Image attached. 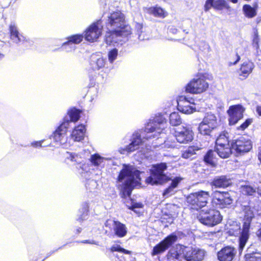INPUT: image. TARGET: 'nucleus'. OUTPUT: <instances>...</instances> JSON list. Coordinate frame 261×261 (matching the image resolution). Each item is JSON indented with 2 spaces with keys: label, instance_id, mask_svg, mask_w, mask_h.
<instances>
[{
  "label": "nucleus",
  "instance_id": "obj_46",
  "mask_svg": "<svg viewBox=\"0 0 261 261\" xmlns=\"http://www.w3.org/2000/svg\"><path fill=\"white\" fill-rule=\"evenodd\" d=\"M251 123L252 120L251 119H247L244 123L238 127V129L243 130L245 129Z\"/></svg>",
  "mask_w": 261,
  "mask_h": 261
},
{
  "label": "nucleus",
  "instance_id": "obj_27",
  "mask_svg": "<svg viewBox=\"0 0 261 261\" xmlns=\"http://www.w3.org/2000/svg\"><path fill=\"white\" fill-rule=\"evenodd\" d=\"M86 128L85 125H79L74 128L71 135V138L74 141L80 142L84 139Z\"/></svg>",
  "mask_w": 261,
  "mask_h": 261
},
{
  "label": "nucleus",
  "instance_id": "obj_43",
  "mask_svg": "<svg viewBox=\"0 0 261 261\" xmlns=\"http://www.w3.org/2000/svg\"><path fill=\"white\" fill-rule=\"evenodd\" d=\"M118 54V49L113 48L110 50L108 54V60L110 63H113L117 59Z\"/></svg>",
  "mask_w": 261,
  "mask_h": 261
},
{
  "label": "nucleus",
  "instance_id": "obj_55",
  "mask_svg": "<svg viewBox=\"0 0 261 261\" xmlns=\"http://www.w3.org/2000/svg\"><path fill=\"white\" fill-rule=\"evenodd\" d=\"M256 112L257 114L261 116V106H257L256 107Z\"/></svg>",
  "mask_w": 261,
  "mask_h": 261
},
{
  "label": "nucleus",
  "instance_id": "obj_49",
  "mask_svg": "<svg viewBox=\"0 0 261 261\" xmlns=\"http://www.w3.org/2000/svg\"><path fill=\"white\" fill-rule=\"evenodd\" d=\"M143 206V205L142 203L139 202V203H134L132 204L130 209L134 211L136 213H138L137 211L136 210V208H142Z\"/></svg>",
  "mask_w": 261,
  "mask_h": 261
},
{
  "label": "nucleus",
  "instance_id": "obj_18",
  "mask_svg": "<svg viewBox=\"0 0 261 261\" xmlns=\"http://www.w3.org/2000/svg\"><path fill=\"white\" fill-rule=\"evenodd\" d=\"M213 202L218 207L223 208L230 205L232 202V199L228 192H220L216 191L214 193Z\"/></svg>",
  "mask_w": 261,
  "mask_h": 261
},
{
  "label": "nucleus",
  "instance_id": "obj_9",
  "mask_svg": "<svg viewBox=\"0 0 261 261\" xmlns=\"http://www.w3.org/2000/svg\"><path fill=\"white\" fill-rule=\"evenodd\" d=\"M208 84L202 76L193 79L187 85L186 90L193 94H199L206 90Z\"/></svg>",
  "mask_w": 261,
  "mask_h": 261
},
{
  "label": "nucleus",
  "instance_id": "obj_7",
  "mask_svg": "<svg viewBox=\"0 0 261 261\" xmlns=\"http://www.w3.org/2000/svg\"><path fill=\"white\" fill-rule=\"evenodd\" d=\"M198 219L200 223L208 226H213L219 224L222 220L220 212L215 210L204 211L202 210Z\"/></svg>",
  "mask_w": 261,
  "mask_h": 261
},
{
  "label": "nucleus",
  "instance_id": "obj_23",
  "mask_svg": "<svg viewBox=\"0 0 261 261\" xmlns=\"http://www.w3.org/2000/svg\"><path fill=\"white\" fill-rule=\"evenodd\" d=\"M184 246L178 245L176 248L170 250L167 254L168 261H180L181 258H185Z\"/></svg>",
  "mask_w": 261,
  "mask_h": 261
},
{
  "label": "nucleus",
  "instance_id": "obj_24",
  "mask_svg": "<svg viewBox=\"0 0 261 261\" xmlns=\"http://www.w3.org/2000/svg\"><path fill=\"white\" fill-rule=\"evenodd\" d=\"M89 160L92 166L99 169L103 168L106 162L111 161L112 159L101 156L98 153H94L90 155Z\"/></svg>",
  "mask_w": 261,
  "mask_h": 261
},
{
  "label": "nucleus",
  "instance_id": "obj_32",
  "mask_svg": "<svg viewBox=\"0 0 261 261\" xmlns=\"http://www.w3.org/2000/svg\"><path fill=\"white\" fill-rule=\"evenodd\" d=\"M80 111L73 108H71L68 111V116L66 117H67L69 123L71 122H76L80 118Z\"/></svg>",
  "mask_w": 261,
  "mask_h": 261
},
{
  "label": "nucleus",
  "instance_id": "obj_20",
  "mask_svg": "<svg viewBox=\"0 0 261 261\" xmlns=\"http://www.w3.org/2000/svg\"><path fill=\"white\" fill-rule=\"evenodd\" d=\"M244 109L240 105L231 106L229 108L227 113L229 116L230 125H234L243 116Z\"/></svg>",
  "mask_w": 261,
  "mask_h": 261
},
{
  "label": "nucleus",
  "instance_id": "obj_5",
  "mask_svg": "<svg viewBox=\"0 0 261 261\" xmlns=\"http://www.w3.org/2000/svg\"><path fill=\"white\" fill-rule=\"evenodd\" d=\"M167 168L165 163L153 165L150 170V175L146 178V182L148 184L154 185L162 184L168 181L169 177L164 172Z\"/></svg>",
  "mask_w": 261,
  "mask_h": 261
},
{
  "label": "nucleus",
  "instance_id": "obj_36",
  "mask_svg": "<svg viewBox=\"0 0 261 261\" xmlns=\"http://www.w3.org/2000/svg\"><path fill=\"white\" fill-rule=\"evenodd\" d=\"M243 11L246 17L252 18L256 15V10L255 8L249 5H245L243 7Z\"/></svg>",
  "mask_w": 261,
  "mask_h": 261
},
{
  "label": "nucleus",
  "instance_id": "obj_3",
  "mask_svg": "<svg viewBox=\"0 0 261 261\" xmlns=\"http://www.w3.org/2000/svg\"><path fill=\"white\" fill-rule=\"evenodd\" d=\"M241 208L244 213V223L242 229L241 230L240 225H237L236 228H231L232 234L237 236L240 234L239 239V251L241 254L244 249L249 237V229L250 223L255 216V208L252 204L247 201L243 202L241 204Z\"/></svg>",
  "mask_w": 261,
  "mask_h": 261
},
{
  "label": "nucleus",
  "instance_id": "obj_16",
  "mask_svg": "<svg viewBox=\"0 0 261 261\" xmlns=\"http://www.w3.org/2000/svg\"><path fill=\"white\" fill-rule=\"evenodd\" d=\"M185 259L187 261H202L205 255V251L198 248L185 246Z\"/></svg>",
  "mask_w": 261,
  "mask_h": 261
},
{
  "label": "nucleus",
  "instance_id": "obj_31",
  "mask_svg": "<svg viewBox=\"0 0 261 261\" xmlns=\"http://www.w3.org/2000/svg\"><path fill=\"white\" fill-rule=\"evenodd\" d=\"M232 147L231 146H223L219 147V146H215V151L217 153L218 155L223 159L227 158L232 152Z\"/></svg>",
  "mask_w": 261,
  "mask_h": 261
},
{
  "label": "nucleus",
  "instance_id": "obj_14",
  "mask_svg": "<svg viewBox=\"0 0 261 261\" xmlns=\"http://www.w3.org/2000/svg\"><path fill=\"white\" fill-rule=\"evenodd\" d=\"M65 158V161L67 164L77 165L76 168L80 174H82L84 171H87V166L83 163L84 160L80 154L75 152H66Z\"/></svg>",
  "mask_w": 261,
  "mask_h": 261
},
{
  "label": "nucleus",
  "instance_id": "obj_1",
  "mask_svg": "<svg viewBox=\"0 0 261 261\" xmlns=\"http://www.w3.org/2000/svg\"><path fill=\"white\" fill-rule=\"evenodd\" d=\"M167 126V121L163 115L160 113L156 114L153 119L150 120L147 123L143 132L141 134L139 132L134 133L130 139V143L124 148H119L118 151L123 154L130 153L142 147L146 140L154 138H157L159 145L153 143L154 148L160 146L161 148L165 147L167 142L164 140H161L162 137L159 138L158 136L165 134L164 131Z\"/></svg>",
  "mask_w": 261,
  "mask_h": 261
},
{
  "label": "nucleus",
  "instance_id": "obj_64",
  "mask_svg": "<svg viewBox=\"0 0 261 261\" xmlns=\"http://www.w3.org/2000/svg\"><path fill=\"white\" fill-rule=\"evenodd\" d=\"M53 253H54V252H51V253H50V254H49V255H51V254H53Z\"/></svg>",
  "mask_w": 261,
  "mask_h": 261
},
{
  "label": "nucleus",
  "instance_id": "obj_8",
  "mask_svg": "<svg viewBox=\"0 0 261 261\" xmlns=\"http://www.w3.org/2000/svg\"><path fill=\"white\" fill-rule=\"evenodd\" d=\"M10 39L12 42L17 45L22 44L28 46L32 44V41L28 37L20 33L16 25L11 22L9 27Z\"/></svg>",
  "mask_w": 261,
  "mask_h": 261
},
{
  "label": "nucleus",
  "instance_id": "obj_28",
  "mask_svg": "<svg viewBox=\"0 0 261 261\" xmlns=\"http://www.w3.org/2000/svg\"><path fill=\"white\" fill-rule=\"evenodd\" d=\"M231 181L226 176L216 177L212 182V185L216 188H225L229 186Z\"/></svg>",
  "mask_w": 261,
  "mask_h": 261
},
{
  "label": "nucleus",
  "instance_id": "obj_29",
  "mask_svg": "<svg viewBox=\"0 0 261 261\" xmlns=\"http://www.w3.org/2000/svg\"><path fill=\"white\" fill-rule=\"evenodd\" d=\"M254 67L253 63L250 61L243 62L240 68V75L247 77L252 72Z\"/></svg>",
  "mask_w": 261,
  "mask_h": 261
},
{
  "label": "nucleus",
  "instance_id": "obj_42",
  "mask_svg": "<svg viewBox=\"0 0 261 261\" xmlns=\"http://www.w3.org/2000/svg\"><path fill=\"white\" fill-rule=\"evenodd\" d=\"M241 190L243 194L247 195H253L256 192V189L249 185L242 186Z\"/></svg>",
  "mask_w": 261,
  "mask_h": 261
},
{
  "label": "nucleus",
  "instance_id": "obj_21",
  "mask_svg": "<svg viewBox=\"0 0 261 261\" xmlns=\"http://www.w3.org/2000/svg\"><path fill=\"white\" fill-rule=\"evenodd\" d=\"M237 254L236 249L227 246L222 248L218 253L217 257L219 261H232Z\"/></svg>",
  "mask_w": 261,
  "mask_h": 261
},
{
  "label": "nucleus",
  "instance_id": "obj_47",
  "mask_svg": "<svg viewBox=\"0 0 261 261\" xmlns=\"http://www.w3.org/2000/svg\"><path fill=\"white\" fill-rule=\"evenodd\" d=\"M200 48L201 50L205 52H209L211 50V47L209 44L206 42H201Z\"/></svg>",
  "mask_w": 261,
  "mask_h": 261
},
{
  "label": "nucleus",
  "instance_id": "obj_45",
  "mask_svg": "<svg viewBox=\"0 0 261 261\" xmlns=\"http://www.w3.org/2000/svg\"><path fill=\"white\" fill-rule=\"evenodd\" d=\"M62 47L66 52H71L76 48V46L67 41L62 44Z\"/></svg>",
  "mask_w": 261,
  "mask_h": 261
},
{
  "label": "nucleus",
  "instance_id": "obj_35",
  "mask_svg": "<svg viewBox=\"0 0 261 261\" xmlns=\"http://www.w3.org/2000/svg\"><path fill=\"white\" fill-rule=\"evenodd\" d=\"M169 122L172 126H178L182 123V119L178 113L173 112L169 116Z\"/></svg>",
  "mask_w": 261,
  "mask_h": 261
},
{
  "label": "nucleus",
  "instance_id": "obj_58",
  "mask_svg": "<svg viewBox=\"0 0 261 261\" xmlns=\"http://www.w3.org/2000/svg\"><path fill=\"white\" fill-rule=\"evenodd\" d=\"M230 1L234 4H236L238 2V0H230Z\"/></svg>",
  "mask_w": 261,
  "mask_h": 261
},
{
  "label": "nucleus",
  "instance_id": "obj_40",
  "mask_svg": "<svg viewBox=\"0 0 261 261\" xmlns=\"http://www.w3.org/2000/svg\"><path fill=\"white\" fill-rule=\"evenodd\" d=\"M84 38V36L81 34H76L70 36L67 38L68 41L73 44H77L81 43Z\"/></svg>",
  "mask_w": 261,
  "mask_h": 261
},
{
  "label": "nucleus",
  "instance_id": "obj_57",
  "mask_svg": "<svg viewBox=\"0 0 261 261\" xmlns=\"http://www.w3.org/2000/svg\"><path fill=\"white\" fill-rule=\"evenodd\" d=\"M256 234L259 239L261 240V228L258 230V231L256 232Z\"/></svg>",
  "mask_w": 261,
  "mask_h": 261
},
{
  "label": "nucleus",
  "instance_id": "obj_41",
  "mask_svg": "<svg viewBox=\"0 0 261 261\" xmlns=\"http://www.w3.org/2000/svg\"><path fill=\"white\" fill-rule=\"evenodd\" d=\"M215 155V152L213 151L212 150H208L206 154L204 156V161L210 165H214L215 164L214 162V156Z\"/></svg>",
  "mask_w": 261,
  "mask_h": 261
},
{
  "label": "nucleus",
  "instance_id": "obj_13",
  "mask_svg": "<svg viewBox=\"0 0 261 261\" xmlns=\"http://www.w3.org/2000/svg\"><path fill=\"white\" fill-rule=\"evenodd\" d=\"M177 109L180 112L190 114L196 110L194 100L185 96H179L177 100Z\"/></svg>",
  "mask_w": 261,
  "mask_h": 261
},
{
  "label": "nucleus",
  "instance_id": "obj_25",
  "mask_svg": "<svg viewBox=\"0 0 261 261\" xmlns=\"http://www.w3.org/2000/svg\"><path fill=\"white\" fill-rule=\"evenodd\" d=\"M112 222L113 229L115 235L119 238L124 237L127 233V228L124 224L118 221H111ZM110 221H107L105 225L107 226L110 225Z\"/></svg>",
  "mask_w": 261,
  "mask_h": 261
},
{
  "label": "nucleus",
  "instance_id": "obj_52",
  "mask_svg": "<svg viewBox=\"0 0 261 261\" xmlns=\"http://www.w3.org/2000/svg\"><path fill=\"white\" fill-rule=\"evenodd\" d=\"M81 243L98 245V243L94 240H84L82 241Z\"/></svg>",
  "mask_w": 261,
  "mask_h": 261
},
{
  "label": "nucleus",
  "instance_id": "obj_53",
  "mask_svg": "<svg viewBox=\"0 0 261 261\" xmlns=\"http://www.w3.org/2000/svg\"><path fill=\"white\" fill-rule=\"evenodd\" d=\"M169 32L170 33H172V34H176L177 33L178 30L175 27H174V26H171L169 28Z\"/></svg>",
  "mask_w": 261,
  "mask_h": 261
},
{
  "label": "nucleus",
  "instance_id": "obj_37",
  "mask_svg": "<svg viewBox=\"0 0 261 261\" xmlns=\"http://www.w3.org/2000/svg\"><path fill=\"white\" fill-rule=\"evenodd\" d=\"M216 146H219L220 148L222 147V146H231L225 134H221L217 138L216 141Z\"/></svg>",
  "mask_w": 261,
  "mask_h": 261
},
{
  "label": "nucleus",
  "instance_id": "obj_62",
  "mask_svg": "<svg viewBox=\"0 0 261 261\" xmlns=\"http://www.w3.org/2000/svg\"><path fill=\"white\" fill-rule=\"evenodd\" d=\"M53 253H54V252H51V253H50V254H49V255H51V254H53Z\"/></svg>",
  "mask_w": 261,
  "mask_h": 261
},
{
  "label": "nucleus",
  "instance_id": "obj_44",
  "mask_svg": "<svg viewBox=\"0 0 261 261\" xmlns=\"http://www.w3.org/2000/svg\"><path fill=\"white\" fill-rule=\"evenodd\" d=\"M110 250L111 252H113L115 251L121 252L124 254H130L131 253V251L126 250L123 248H122L119 245L115 244L113 245L111 249Z\"/></svg>",
  "mask_w": 261,
  "mask_h": 261
},
{
  "label": "nucleus",
  "instance_id": "obj_11",
  "mask_svg": "<svg viewBox=\"0 0 261 261\" xmlns=\"http://www.w3.org/2000/svg\"><path fill=\"white\" fill-rule=\"evenodd\" d=\"M69 126V121L67 117H65L63 122L57 128L51 136L57 145H63L66 142L67 131Z\"/></svg>",
  "mask_w": 261,
  "mask_h": 261
},
{
  "label": "nucleus",
  "instance_id": "obj_19",
  "mask_svg": "<svg viewBox=\"0 0 261 261\" xmlns=\"http://www.w3.org/2000/svg\"><path fill=\"white\" fill-rule=\"evenodd\" d=\"M232 149L237 153H245L250 150L252 147L251 141L244 137H241L231 144Z\"/></svg>",
  "mask_w": 261,
  "mask_h": 261
},
{
  "label": "nucleus",
  "instance_id": "obj_10",
  "mask_svg": "<svg viewBox=\"0 0 261 261\" xmlns=\"http://www.w3.org/2000/svg\"><path fill=\"white\" fill-rule=\"evenodd\" d=\"M217 125L216 116L211 113H207L199 124L198 130L200 133L203 135L210 136L212 131Z\"/></svg>",
  "mask_w": 261,
  "mask_h": 261
},
{
  "label": "nucleus",
  "instance_id": "obj_63",
  "mask_svg": "<svg viewBox=\"0 0 261 261\" xmlns=\"http://www.w3.org/2000/svg\"><path fill=\"white\" fill-rule=\"evenodd\" d=\"M53 253H54V252H51V253H50V254H49V255H51V254H53Z\"/></svg>",
  "mask_w": 261,
  "mask_h": 261
},
{
  "label": "nucleus",
  "instance_id": "obj_61",
  "mask_svg": "<svg viewBox=\"0 0 261 261\" xmlns=\"http://www.w3.org/2000/svg\"><path fill=\"white\" fill-rule=\"evenodd\" d=\"M257 192H258V193L261 196V190L258 189Z\"/></svg>",
  "mask_w": 261,
  "mask_h": 261
},
{
  "label": "nucleus",
  "instance_id": "obj_4",
  "mask_svg": "<svg viewBox=\"0 0 261 261\" xmlns=\"http://www.w3.org/2000/svg\"><path fill=\"white\" fill-rule=\"evenodd\" d=\"M140 172L132 166L123 165L117 181L123 197L130 196L134 188L140 185Z\"/></svg>",
  "mask_w": 261,
  "mask_h": 261
},
{
  "label": "nucleus",
  "instance_id": "obj_51",
  "mask_svg": "<svg viewBox=\"0 0 261 261\" xmlns=\"http://www.w3.org/2000/svg\"><path fill=\"white\" fill-rule=\"evenodd\" d=\"M245 257L247 260H249V261H254L256 257L254 255V254H251L249 253H247L245 254Z\"/></svg>",
  "mask_w": 261,
  "mask_h": 261
},
{
  "label": "nucleus",
  "instance_id": "obj_22",
  "mask_svg": "<svg viewBox=\"0 0 261 261\" xmlns=\"http://www.w3.org/2000/svg\"><path fill=\"white\" fill-rule=\"evenodd\" d=\"M212 8L222 10L229 9L230 7L225 0H206L204 5V11H208Z\"/></svg>",
  "mask_w": 261,
  "mask_h": 261
},
{
  "label": "nucleus",
  "instance_id": "obj_34",
  "mask_svg": "<svg viewBox=\"0 0 261 261\" xmlns=\"http://www.w3.org/2000/svg\"><path fill=\"white\" fill-rule=\"evenodd\" d=\"M135 28L138 35V39L140 40H145L149 39V36L146 34L143 28L142 24L136 23Z\"/></svg>",
  "mask_w": 261,
  "mask_h": 261
},
{
  "label": "nucleus",
  "instance_id": "obj_26",
  "mask_svg": "<svg viewBox=\"0 0 261 261\" xmlns=\"http://www.w3.org/2000/svg\"><path fill=\"white\" fill-rule=\"evenodd\" d=\"M106 60L99 55L93 54L90 57V65L93 70H98L103 68Z\"/></svg>",
  "mask_w": 261,
  "mask_h": 261
},
{
  "label": "nucleus",
  "instance_id": "obj_54",
  "mask_svg": "<svg viewBox=\"0 0 261 261\" xmlns=\"http://www.w3.org/2000/svg\"><path fill=\"white\" fill-rule=\"evenodd\" d=\"M240 57L238 54H237L236 55V60L234 62H230L229 63V65L232 66V65H234L237 64L238 63V62L240 61Z\"/></svg>",
  "mask_w": 261,
  "mask_h": 261
},
{
  "label": "nucleus",
  "instance_id": "obj_50",
  "mask_svg": "<svg viewBox=\"0 0 261 261\" xmlns=\"http://www.w3.org/2000/svg\"><path fill=\"white\" fill-rule=\"evenodd\" d=\"M43 140L39 141H34L31 143V146L36 148L39 147H42V144L43 142Z\"/></svg>",
  "mask_w": 261,
  "mask_h": 261
},
{
  "label": "nucleus",
  "instance_id": "obj_30",
  "mask_svg": "<svg viewBox=\"0 0 261 261\" xmlns=\"http://www.w3.org/2000/svg\"><path fill=\"white\" fill-rule=\"evenodd\" d=\"M181 179L179 177L174 178L170 185V186L166 188L163 192V195L164 197L167 198L173 195L175 193L174 189L177 187L178 184L180 182Z\"/></svg>",
  "mask_w": 261,
  "mask_h": 261
},
{
  "label": "nucleus",
  "instance_id": "obj_33",
  "mask_svg": "<svg viewBox=\"0 0 261 261\" xmlns=\"http://www.w3.org/2000/svg\"><path fill=\"white\" fill-rule=\"evenodd\" d=\"M148 12L155 17L164 18L167 15V13L159 7H150L148 9Z\"/></svg>",
  "mask_w": 261,
  "mask_h": 261
},
{
  "label": "nucleus",
  "instance_id": "obj_39",
  "mask_svg": "<svg viewBox=\"0 0 261 261\" xmlns=\"http://www.w3.org/2000/svg\"><path fill=\"white\" fill-rule=\"evenodd\" d=\"M89 205L88 202H85L82 203L81 207L79 210V213L80 215L79 219L84 220L85 219L89 212Z\"/></svg>",
  "mask_w": 261,
  "mask_h": 261
},
{
  "label": "nucleus",
  "instance_id": "obj_17",
  "mask_svg": "<svg viewBox=\"0 0 261 261\" xmlns=\"http://www.w3.org/2000/svg\"><path fill=\"white\" fill-rule=\"evenodd\" d=\"M177 239V236L174 233L168 236L153 247L152 254L155 255L163 253L174 244Z\"/></svg>",
  "mask_w": 261,
  "mask_h": 261
},
{
  "label": "nucleus",
  "instance_id": "obj_60",
  "mask_svg": "<svg viewBox=\"0 0 261 261\" xmlns=\"http://www.w3.org/2000/svg\"><path fill=\"white\" fill-rule=\"evenodd\" d=\"M77 231L78 233H80L81 232V228H79L77 229Z\"/></svg>",
  "mask_w": 261,
  "mask_h": 261
},
{
  "label": "nucleus",
  "instance_id": "obj_15",
  "mask_svg": "<svg viewBox=\"0 0 261 261\" xmlns=\"http://www.w3.org/2000/svg\"><path fill=\"white\" fill-rule=\"evenodd\" d=\"M173 135L179 143L186 144L193 139V133L187 127H179L174 129Z\"/></svg>",
  "mask_w": 261,
  "mask_h": 261
},
{
  "label": "nucleus",
  "instance_id": "obj_38",
  "mask_svg": "<svg viewBox=\"0 0 261 261\" xmlns=\"http://www.w3.org/2000/svg\"><path fill=\"white\" fill-rule=\"evenodd\" d=\"M199 150V148L194 146H189L183 151L181 156L184 159H189L195 154L196 151Z\"/></svg>",
  "mask_w": 261,
  "mask_h": 261
},
{
  "label": "nucleus",
  "instance_id": "obj_2",
  "mask_svg": "<svg viewBox=\"0 0 261 261\" xmlns=\"http://www.w3.org/2000/svg\"><path fill=\"white\" fill-rule=\"evenodd\" d=\"M108 31L105 35V42L107 44L121 41L120 37L125 38L130 34L131 29L125 21V16L120 11L111 13L108 17L107 24Z\"/></svg>",
  "mask_w": 261,
  "mask_h": 261
},
{
  "label": "nucleus",
  "instance_id": "obj_6",
  "mask_svg": "<svg viewBox=\"0 0 261 261\" xmlns=\"http://www.w3.org/2000/svg\"><path fill=\"white\" fill-rule=\"evenodd\" d=\"M210 197L208 192L201 190L189 195L187 201L192 206L193 208L198 210L206 206Z\"/></svg>",
  "mask_w": 261,
  "mask_h": 261
},
{
  "label": "nucleus",
  "instance_id": "obj_59",
  "mask_svg": "<svg viewBox=\"0 0 261 261\" xmlns=\"http://www.w3.org/2000/svg\"><path fill=\"white\" fill-rule=\"evenodd\" d=\"M4 57V55L3 54L0 53V60L3 59Z\"/></svg>",
  "mask_w": 261,
  "mask_h": 261
},
{
  "label": "nucleus",
  "instance_id": "obj_48",
  "mask_svg": "<svg viewBox=\"0 0 261 261\" xmlns=\"http://www.w3.org/2000/svg\"><path fill=\"white\" fill-rule=\"evenodd\" d=\"M259 39L258 38V36L257 34V33H255L253 39V46L257 49L259 48Z\"/></svg>",
  "mask_w": 261,
  "mask_h": 261
},
{
  "label": "nucleus",
  "instance_id": "obj_56",
  "mask_svg": "<svg viewBox=\"0 0 261 261\" xmlns=\"http://www.w3.org/2000/svg\"><path fill=\"white\" fill-rule=\"evenodd\" d=\"M258 160L261 162V146L259 147V151H258Z\"/></svg>",
  "mask_w": 261,
  "mask_h": 261
},
{
  "label": "nucleus",
  "instance_id": "obj_12",
  "mask_svg": "<svg viewBox=\"0 0 261 261\" xmlns=\"http://www.w3.org/2000/svg\"><path fill=\"white\" fill-rule=\"evenodd\" d=\"M102 24L101 21H97L92 23L85 31L84 37L85 40L90 42L96 41L101 35Z\"/></svg>",
  "mask_w": 261,
  "mask_h": 261
}]
</instances>
